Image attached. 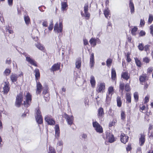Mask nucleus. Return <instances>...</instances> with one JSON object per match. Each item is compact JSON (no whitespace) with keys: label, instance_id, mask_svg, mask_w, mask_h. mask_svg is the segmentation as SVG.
I'll use <instances>...</instances> for the list:
<instances>
[{"label":"nucleus","instance_id":"6","mask_svg":"<svg viewBox=\"0 0 153 153\" xmlns=\"http://www.w3.org/2000/svg\"><path fill=\"white\" fill-rule=\"evenodd\" d=\"M93 125L97 132L99 133L103 132V129L101 126L97 122H93Z\"/></svg>","mask_w":153,"mask_h":153},{"label":"nucleus","instance_id":"24","mask_svg":"<svg viewBox=\"0 0 153 153\" xmlns=\"http://www.w3.org/2000/svg\"><path fill=\"white\" fill-rule=\"evenodd\" d=\"M111 78L112 80H114L116 76V74L114 68H112L111 70Z\"/></svg>","mask_w":153,"mask_h":153},{"label":"nucleus","instance_id":"36","mask_svg":"<svg viewBox=\"0 0 153 153\" xmlns=\"http://www.w3.org/2000/svg\"><path fill=\"white\" fill-rule=\"evenodd\" d=\"M108 93L112 95L113 94L112 92L114 91L113 87L112 86L109 87L108 89Z\"/></svg>","mask_w":153,"mask_h":153},{"label":"nucleus","instance_id":"57","mask_svg":"<svg viewBox=\"0 0 153 153\" xmlns=\"http://www.w3.org/2000/svg\"><path fill=\"white\" fill-rule=\"evenodd\" d=\"M84 44L85 45H86L88 44L87 40L86 39H83Z\"/></svg>","mask_w":153,"mask_h":153},{"label":"nucleus","instance_id":"47","mask_svg":"<svg viewBox=\"0 0 153 153\" xmlns=\"http://www.w3.org/2000/svg\"><path fill=\"white\" fill-rule=\"evenodd\" d=\"M7 2L9 6H12L13 4V0H7Z\"/></svg>","mask_w":153,"mask_h":153},{"label":"nucleus","instance_id":"49","mask_svg":"<svg viewBox=\"0 0 153 153\" xmlns=\"http://www.w3.org/2000/svg\"><path fill=\"white\" fill-rule=\"evenodd\" d=\"M53 27V25L52 22L51 23V24H50L49 26L48 27V29L50 30H52Z\"/></svg>","mask_w":153,"mask_h":153},{"label":"nucleus","instance_id":"16","mask_svg":"<svg viewBox=\"0 0 153 153\" xmlns=\"http://www.w3.org/2000/svg\"><path fill=\"white\" fill-rule=\"evenodd\" d=\"M55 137L58 139L59 136L60 130L59 126L58 125H56L55 127Z\"/></svg>","mask_w":153,"mask_h":153},{"label":"nucleus","instance_id":"31","mask_svg":"<svg viewBox=\"0 0 153 153\" xmlns=\"http://www.w3.org/2000/svg\"><path fill=\"white\" fill-rule=\"evenodd\" d=\"M117 106L119 107H120L122 105V102L121 100V98L120 97L118 96L117 97Z\"/></svg>","mask_w":153,"mask_h":153},{"label":"nucleus","instance_id":"4","mask_svg":"<svg viewBox=\"0 0 153 153\" xmlns=\"http://www.w3.org/2000/svg\"><path fill=\"white\" fill-rule=\"evenodd\" d=\"M105 84L104 82H100L97 86L96 91L98 93H103L105 89Z\"/></svg>","mask_w":153,"mask_h":153},{"label":"nucleus","instance_id":"42","mask_svg":"<svg viewBox=\"0 0 153 153\" xmlns=\"http://www.w3.org/2000/svg\"><path fill=\"white\" fill-rule=\"evenodd\" d=\"M10 72L11 71L9 69L7 68L5 70L4 73L6 76H7L9 75Z\"/></svg>","mask_w":153,"mask_h":153},{"label":"nucleus","instance_id":"38","mask_svg":"<svg viewBox=\"0 0 153 153\" xmlns=\"http://www.w3.org/2000/svg\"><path fill=\"white\" fill-rule=\"evenodd\" d=\"M138 48L140 50L143 51L144 49L143 45L142 43H140L138 46Z\"/></svg>","mask_w":153,"mask_h":153},{"label":"nucleus","instance_id":"32","mask_svg":"<svg viewBox=\"0 0 153 153\" xmlns=\"http://www.w3.org/2000/svg\"><path fill=\"white\" fill-rule=\"evenodd\" d=\"M113 62V59L111 58L108 59L106 62V65L108 67H110Z\"/></svg>","mask_w":153,"mask_h":153},{"label":"nucleus","instance_id":"20","mask_svg":"<svg viewBox=\"0 0 153 153\" xmlns=\"http://www.w3.org/2000/svg\"><path fill=\"white\" fill-rule=\"evenodd\" d=\"M94 53H92L90 58V65L91 68L94 66Z\"/></svg>","mask_w":153,"mask_h":153},{"label":"nucleus","instance_id":"2","mask_svg":"<svg viewBox=\"0 0 153 153\" xmlns=\"http://www.w3.org/2000/svg\"><path fill=\"white\" fill-rule=\"evenodd\" d=\"M63 26L61 22H59V23L57 22L55 25L53 30L56 33H58L62 32Z\"/></svg>","mask_w":153,"mask_h":153},{"label":"nucleus","instance_id":"40","mask_svg":"<svg viewBox=\"0 0 153 153\" xmlns=\"http://www.w3.org/2000/svg\"><path fill=\"white\" fill-rule=\"evenodd\" d=\"M112 95V94H110L108 93L107 94L106 100L107 102H109L111 97Z\"/></svg>","mask_w":153,"mask_h":153},{"label":"nucleus","instance_id":"46","mask_svg":"<svg viewBox=\"0 0 153 153\" xmlns=\"http://www.w3.org/2000/svg\"><path fill=\"white\" fill-rule=\"evenodd\" d=\"M136 63L137 65L139 67H140L141 66V63L140 61L138 60L137 59H135Z\"/></svg>","mask_w":153,"mask_h":153},{"label":"nucleus","instance_id":"58","mask_svg":"<svg viewBox=\"0 0 153 153\" xmlns=\"http://www.w3.org/2000/svg\"><path fill=\"white\" fill-rule=\"evenodd\" d=\"M153 71V68L152 67H150L147 70V71L149 73Z\"/></svg>","mask_w":153,"mask_h":153},{"label":"nucleus","instance_id":"11","mask_svg":"<svg viewBox=\"0 0 153 153\" xmlns=\"http://www.w3.org/2000/svg\"><path fill=\"white\" fill-rule=\"evenodd\" d=\"M45 120L47 122L48 124L50 125H53L55 123V122L53 119L52 118L48 116H46L45 118Z\"/></svg>","mask_w":153,"mask_h":153},{"label":"nucleus","instance_id":"59","mask_svg":"<svg viewBox=\"0 0 153 153\" xmlns=\"http://www.w3.org/2000/svg\"><path fill=\"white\" fill-rule=\"evenodd\" d=\"M47 87H46V89L45 90H44L43 92V94H44L45 95L46 94L48 93L47 92Z\"/></svg>","mask_w":153,"mask_h":153},{"label":"nucleus","instance_id":"35","mask_svg":"<svg viewBox=\"0 0 153 153\" xmlns=\"http://www.w3.org/2000/svg\"><path fill=\"white\" fill-rule=\"evenodd\" d=\"M146 76L145 75L140 76L139 79L140 81L142 82H144L146 79Z\"/></svg>","mask_w":153,"mask_h":153},{"label":"nucleus","instance_id":"17","mask_svg":"<svg viewBox=\"0 0 153 153\" xmlns=\"http://www.w3.org/2000/svg\"><path fill=\"white\" fill-rule=\"evenodd\" d=\"M76 68L79 69L81 66V60L80 58H78L76 59L75 63Z\"/></svg>","mask_w":153,"mask_h":153},{"label":"nucleus","instance_id":"55","mask_svg":"<svg viewBox=\"0 0 153 153\" xmlns=\"http://www.w3.org/2000/svg\"><path fill=\"white\" fill-rule=\"evenodd\" d=\"M153 128V127L150 124L149 126V133H150V132H151V130H152Z\"/></svg>","mask_w":153,"mask_h":153},{"label":"nucleus","instance_id":"61","mask_svg":"<svg viewBox=\"0 0 153 153\" xmlns=\"http://www.w3.org/2000/svg\"><path fill=\"white\" fill-rule=\"evenodd\" d=\"M149 136L151 138H153V132L152 131H151L150 133H149Z\"/></svg>","mask_w":153,"mask_h":153},{"label":"nucleus","instance_id":"7","mask_svg":"<svg viewBox=\"0 0 153 153\" xmlns=\"http://www.w3.org/2000/svg\"><path fill=\"white\" fill-rule=\"evenodd\" d=\"M36 116H35V118L36 122L39 124H41L42 123L43 119L41 115V112L39 109L37 110L36 112Z\"/></svg>","mask_w":153,"mask_h":153},{"label":"nucleus","instance_id":"26","mask_svg":"<svg viewBox=\"0 0 153 153\" xmlns=\"http://www.w3.org/2000/svg\"><path fill=\"white\" fill-rule=\"evenodd\" d=\"M90 83L92 87H94L95 85L96 81L94 77L92 75L91 76Z\"/></svg>","mask_w":153,"mask_h":153},{"label":"nucleus","instance_id":"25","mask_svg":"<svg viewBox=\"0 0 153 153\" xmlns=\"http://www.w3.org/2000/svg\"><path fill=\"white\" fill-rule=\"evenodd\" d=\"M89 42L91 45L94 47L96 45L97 39L95 38H91Z\"/></svg>","mask_w":153,"mask_h":153},{"label":"nucleus","instance_id":"63","mask_svg":"<svg viewBox=\"0 0 153 153\" xmlns=\"http://www.w3.org/2000/svg\"><path fill=\"white\" fill-rule=\"evenodd\" d=\"M87 137V135L85 134H83L82 135V137L84 139H85Z\"/></svg>","mask_w":153,"mask_h":153},{"label":"nucleus","instance_id":"43","mask_svg":"<svg viewBox=\"0 0 153 153\" xmlns=\"http://www.w3.org/2000/svg\"><path fill=\"white\" fill-rule=\"evenodd\" d=\"M130 53L127 52L126 54V60L128 62H130L131 61V59L130 58Z\"/></svg>","mask_w":153,"mask_h":153},{"label":"nucleus","instance_id":"22","mask_svg":"<svg viewBox=\"0 0 153 153\" xmlns=\"http://www.w3.org/2000/svg\"><path fill=\"white\" fill-rule=\"evenodd\" d=\"M129 6L131 10V12L132 13H134V4L131 0H130Z\"/></svg>","mask_w":153,"mask_h":153},{"label":"nucleus","instance_id":"30","mask_svg":"<svg viewBox=\"0 0 153 153\" xmlns=\"http://www.w3.org/2000/svg\"><path fill=\"white\" fill-rule=\"evenodd\" d=\"M34 72L35 73V76L36 79H37L39 78L40 76V74L39 70L38 69L36 68L35 69Z\"/></svg>","mask_w":153,"mask_h":153},{"label":"nucleus","instance_id":"54","mask_svg":"<svg viewBox=\"0 0 153 153\" xmlns=\"http://www.w3.org/2000/svg\"><path fill=\"white\" fill-rule=\"evenodd\" d=\"M10 28L9 27H7V30L6 31H8L9 33H10V34H12L13 33V30H10Z\"/></svg>","mask_w":153,"mask_h":153},{"label":"nucleus","instance_id":"64","mask_svg":"<svg viewBox=\"0 0 153 153\" xmlns=\"http://www.w3.org/2000/svg\"><path fill=\"white\" fill-rule=\"evenodd\" d=\"M150 30H151V33L152 35H153V27L152 26H151L150 28Z\"/></svg>","mask_w":153,"mask_h":153},{"label":"nucleus","instance_id":"52","mask_svg":"<svg viewBox=\"0 0 153 153\" xmlns=\"http://www.w3.org/2000/svg\"><path fill=\"white\" fill-rule=\"evenodd\" d=\"M143 61L146 63H148L149 61V59L148 58L146 57L143 59Z\"/></svg>","mask_w":153,"mask_h":153},{"label":"nucleus","instance_id":"3","mask_svg":"<svg viewBox=\"0 0 153 153\" xmlns=\"http://www.w3.org/2000/svg\"><path fill=\"white\" fill-rule=\"evenodd\" d=\"M21 53L24 55L26 57V59L27 62H29L32 65L36 67L37 66L36 62L32 58H30L29 55H28V54L26 53Z\"/></svg>","mask_w":153,"mask_h":153},{"label":"nucleus","instance_id":"62","mask_svg":"<svg viewBox=\"0 0 153 153\" xmlns=\"http://www.w3.org/2000/svg\"><path fill=\"white\" fill-rule=\"evenodd\" d=\"M112 109L111 108H110L109 110L108 113L111 116H112L113 114L111 113V112H112Z\"/></svg>","mask_w":153,"mask_h":153},{"label":"nucleus","instance_id":"18","mask_svg":"<svg viewBox=\"0 0 153 153\" xmlns=\"http://www.w3.org/2000/svg\"><path fill=\"white\" fill-rule=\"evenodd\" d=\"M42 85L40 82H38L36 85V93L37 94H40L41 92L42 89Z\"/></svg>","mask_w":153,"mask_h":153},{"label":"nucleus","instance_id":"28","mask_svg":"<svg viewBox=\"0 0 153 153\" xmlns=\"http://www.w3.org/2000/svg\"><path fill=\"white\" fill-rule=\"evenodd\" d=\"M137 30V28L136 27H134L131 29V33L133 35L136 36Z\"/></svg>","mask_w":153,"mask_h":153},{"label":"nucleus","instance_id":"5","mask_svg":"<svg viewBox=\"0 0 153 153\" xmlns=\"http://www.w3.org/2000/svg\"><path fill=\"white\" fill-rule=\"evenodd\" d=\"M88 5L87 4H85L84 7V13H83L82 12H81V14L82 16L89 18L90 16V14L88 12Z\"/></svg>","mask_w":153,"mask_h":153},{"label":"nucleus","instance_id":"33","mask_svg":"<svg viewBox=\"0 0 153 153\" xmlns=\"http://www.w3.org/2000/svg\"><path fill=\"white\" fill-rule=\"evenodd\" d=\"M126 100L127 102L129 103L131 102V97L130 94L129 93L126 94Z\"/></svg>","mask_w":153,"mask_h":153},{"label":"nucleus","instance_id":"39","mask_svg":"<svg viewBox=\"0 0 153 153\" xmlns=\"http://www.w3.org/2000/svg\"><path fill=\"white\" fill-rule=\"evenodd\" d=\"M121 119L124 120L126 118V114L124 111H122L121 114Z\"/></svg>","mask_w":153,"mask_h":153},{"label":"nucleus","instance_id":"19","mask_svg":"<svg viewBox=\"0 0 153 153\" xmlns=\"http://www.w3.org/2000/svg\"><path fill=\"white\" fill-rule=\"evenodd\" d=\"M121 76L123 78L127 80L130 78V75L127 72H125L122 73Z\"/></svg>","mask_w":153,"mask_h":153},{"label":"nucleus","instance_id":"48","mask_svg":"<svg viewBox=\"0 0 153 153\" xmlns=\"http://www.w3.org/2000/svg\"><path fill=\"white\" fill-rule=\"evenodd\" d=\"M145 34H146L145 32L143 30H141L139 33V35L140 36H144L145 35Z\"/></svg>","mask_w":153,"mask_h":153},{"label":"nucleus","instance_id":"21","mask_svg":"<svg viewBox=\"0 0 153 153\" xmlns=\"http://www.w3.org/2000/svg\"><path fill=\"white\" fill-rule=\"evenodd\" d=\"M63 143L62 141L59 140L57 143V150L59 151H61L62 149V145Z\"/></svg>","mask_w":153,"mask_h":153},{"label":"nucleus","instance_id":"12","mask_svg":"<svg viewBox=\"0 0 153 153\" xmlns=\"http://www.w3.org/2000/svg\"><path fill=\"white\" fill-rule=\"evenodd\" d=\"M98 111L97 116L98 118L100 120L102 118L104 114L103 109L102 108L100 107L98 109Z\"/></svg>","mask_w":153,"mask_h":153},{"label":"nucleus","instance_id":"15","mask_svg":"<svg viewBox=\"0 0 153 153\" xmlns=\"http://www.w3.org/2000/svg\"><path fill=\"white\" fill-rule=\"evenodd\" d=\"M139 143L140 146H142L144 144L145 141V135L143 134H140V137L139 139Z\"/></svg>","mask_w":153,"mask_h":153},{"label":"nucleus","instance_id":"53","mask_svg":"<svg viewBox=\"0 0 153 153\" xmlns=\"http://www.w3.org/2000/svg\"><path fill=\"white\" fill-rule=\"evenodd\" d=\"M131 146L130 144H128L126 148V150L127 151H129L131 150Z\"/></svg>","mask_w":153,"mask_h":153},{"label":"nucleus","instance_id":"29","mask_svg":"<svg viewBox=\"0 0 153 153\" xmlns=\"http://www.w3.org/2000/svg\"><path fill=\"white\" fill-rule=\"evenodd\" d=\"M109 12V10L107 8L106 9H105L104 11V15L105 17L107 19H108L110 18Z\"/></svg>","mask_w":153,"mask_h":153},{"label":"nucleus","instance_id":"8","mask_svg":"<svg viewBox=\"0 0 153 153\" xmlns=\"http://www.w3.org/2000/svg\"><path fill=\"white\" fill-rule=\"evenodd\" d=\"M64 117L66 119L68 124L69 125H71L73 123L74 118L73 116H70L65 113L63 114Z\"/></svg>","mask_w":153,"mask_h":153},{"label":"nucleus","instance_id":"10","mask_svg":"<svg viewBox=\"0 0 153 153\" xmlns=\"http://www.w3.org/2000/svg\"><path fill=\"white\" fill-rule=\"evenodd\" d=\"M106 138L108 140V142L112 143L115 140L114 135L108 132H106Z\"/></svg>","mask_w":153,"mask_h":153},{"label":"nucleus","instance_id":"37","mask_svg":"<svg viewBox=\"0 0 153 153\" xmlns=\"http://www.w3.org/2000/svg\"><path fill=\"white\" fill-rule=\"evenodd\" d=\"M36 46L39 49L43 51L44 50V48L43 47L42 45L40 44H38L36 45Z\"/></svg>","mask_w":153,"mask_h":153},{"label":"nucleus","instance_id":"51","mask_svg":"<svg viewBox=\"0 0 153 153\" xmlns=\"http://www.w3.org/2000/svg\"><path fill=\"white\" fill-rule=\"evenodd\" d=\"M6 63L8 64H10L11 63V59L9 58H7L6 61Z\"/></svg>","mask_w":153,"mask_h":153},{"label":"nucleus","instance_id":"9","mask_svg":"<svg viewBox=\"0 0 153 153\" xmlns=\"http://www.w3.org/2000/svg\"><path fill=\"white\" fill-rule=\"evenodd\" d=\"M23 76V73L21 72L19 75L15 73H12L10 76V79L12 82H14L17 80L19 76Z\"/></svg>","mask_w":153,"mask_h":153},{"label":"nucleus","instance_id":"23","mask_svg":"<svg viewBox=\"0 0 153 153\" xmlns=\"http://www.w3.org/2000/svg\"><path fill=\"white\" fill-rule=\"evenodd\" d=\"M68 5L66 2H63L61 3V10L62 11H64L67 10V7Z\"/></svg>","mask_w":153,"mask_h":153},{"label":"nucleus","instance_id":"50","mask_svg":"<svg viewBox=\"0 0 153 153\" xmlns=\"http://www.w3.org/2000/svg\"><path fill=\"white\" fill-rule=\"evenodd\" d=\"M125 90L127 91H128L129 90V86L128 84H127L125 86Z\"/></svg>","mask_w":153,"mask_h":153},{"label":"nucleus","instance_id":"60","mask_svg":"<svg viewBox=\"0 0 153 153\" xmlns=\"http://www.w3.org/2000/svg\"><path fill=\"white\" fill-rule=\"evenodd\" d=\"M149 101V98L148 97H146L144 99V101L145 102H147Z\"/></svg>","mask_w":153,"mask_h":153},{"label":"nucleus","instance_id":"41","mask_svg":"<svg viewBox=\"0 0 153 153\" xmlns=\"http://www.w3.org/2000/svg\"><path fill=\"white\" fill-rule=\"evenodd\" d=\"M48 153H56L55 150L51 146L49 147Z\"/></svg>","mask_w":153,"mask_h":153},{"label":"nucleus","instance_id":"14","mask_svg":"<svg viewBox=\"0 0 153 153\" xmlns=\"http://www.w3.org/2000/svg\"><path fill=\"white\" fill-rule=\"evenodd\" d=\"M120 137L121 141L123 143L125 144L128 141V137L126 136L124 133L121 134Z\"/></svg>","mask_w":153,"mask_h":153},{"label":"nucleus","instance_id":"1","mask_svg":"<svg viewBox=\"0 0 153 153\" xmlns=\"http://www.w3.org/2000/svg\"><path fill=\"white\" fill-rule=\"evenodd\" d=\"M24 97L25 100L24 101V105L25 106L28 107L30 105L32 100L31 95L29 92H25L23 95V94L20 93L16 96L15 103L17 106H20L23 100V98Z\"/></svg>","mask_w":153,"mask_h":153},{"label":"nucleus","instance_id":"45","mask_svg":"<svg viewBox=\"0 0 153 153\" xmlns=\"http://www.w3.org/2000/svg\"><path fill=\"white\" fill-rule=\"evenodd\" d=\"M150 46V45H146L144 47L145 51L147 53V52L148 51H149V47Z\"/></svg>","mask_w":153,"mask_h":153},{"label":"nucleus","instance_id":"34","mask_svg":"<svg viewBox=\"0 0 153 153\" xmlns=\"http://www.w3.org/2000/svg\"><path fill=\"white\" fill-rule=\"evenodd\" d=\"M125 86V84L123 83H121L120 85V89L121 90V93L122 94H123V91L124 89Z\"/></svg>","mask_w":153,"mask_h":153},{"label":"nucleus","instance_id":"13","mask_svg":"<svg viewBox=\"0 0 153 153\" xmlns=\"http://www.w3.org/2000/svg\"><path fill=\"white\" fill-rule=\"evenodd\" d=\"M60 62L54 64L51 68V71H54L59 70L60 68Z\"/></svg>","mask_w":153,"mask_h":153},{"label":"nucleus","instance_id":"27","mask_svg":"<svg viewBox=\"0 0 153 153\" xmlns=\"http://www.w3.org/2000/svg\"><path fill=\"white\" fill-rule=\"evenodd\" d=\"M3 89L4 92V94H7L9 91V85L6 83H5V84L3 87Z\"/></svg>","mask_w":153,"mask_h":153},{"label":"nucleus","instance_id":"56","mask_svg":"<svg viewBox=\"0 0 153 153\" xmlns=\"http://www.w3.org/2000/svg\"><path fill=\"white\" fill-rule=\"evenodd\" d=\"M145 22L144 20H141L140 22V25L141 26L144 25L145 24Z\"/></svg>","mask_w":153,"mask_h":153},{"label":"nucleus","instance_id":"44","mask_svg":"<svg viewBox=\"0 0 153 153\" xmlns=\"http://www.w3.org/2000/svg\"><path fill=\"white\" fill-rule=\"evenodd\" d=\"M134 97L135 100L137 101L138 100V96L137 92H135L134 94Z\"/></svg>","mask_w":153,"mask_h":153}]
</instances>
